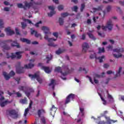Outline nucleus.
<instances>
[{
  "mask_svg": "<svg viewBox=\"0 0 124 124\" xmlns=\"http://www.w3.org/2000/svg\"><path fill=\"white\" fill-rule=\"evenodd\" d=\"M22 29H26V27H27V24L25 23V22H21Z\"/></svg>",
  "mask_w": 124,
  "mask_h": 124,
  "instance_id": "nucleus-41",
  "label": "nucleus"
},
{
  "mask_svg": "<svg viewBox=\"0 0 124 124\" xmlns=\"http://www.w3.org/2000/svg\"><path fill=\"white\" fill-rule=\"evenodd\" d=\"M90 59H97V57H96V54L93 53V54H91L90 56Z\"/></svg>",
  "mask_w": 124,
  "mask_h": 124,
  "instance_id": "nucleus-35",
  "label": "nucleus"
},
{
  "mask_svg": "<svg viewBox=\"0 0 124 124\" xmlns=\"http://www.w3.org/2000/svg\"><path fill=\"white\" fill-rule=\"evenodd\" d=\"M4 11L8 12V11H9V8H8V7H5L4 8Z\"/></svg>",
  "mask_w": 124,
  "mask_h": 124,
  "instance_id": "nucleus-64",
  "label": "nucleus"
},
{
  "mask_svg": "<svg viewBox=\"0 0 124 124\" xmlns=\"http://www.w3.org/2000/svg\"><path fill=\"white\" fill-rule=\"evenodd\" d=\"M42 30L44 31V33H45L44 39L46 40H47L48 42L49 43L47 44L48 46H50L51 47H57L58 45H55V44L53 43V41H56L57 40V39L49 38V36H48V34H51V32L49 31V28L46 26H43L42 27Z\"/></svg>",
  "mask_w": 124,
  "mask_h": 124,
  "instance_id": "nucleus-1",
  "label": "nucleus"
},
{
  "mask_svg": "<svg viewBox=\"0 0 124 124\" xmlns=\"http://www.w3.org/2000/svg\"><path fill=\"white\" fill-rule=\"evenodd\" d=\"M62 53V50L61 48H59L58 50L56 51V54L57 55H61Z\"/></svg>",
  "mask_w": 124,
  "mask_h": 124,
  "instance_id": "nucleus-38",
  "label": "nucleus"
},
{
  "mask_svg": "<svg viewBox=\"0 0 124 124\" xmlns=\"http://www.w3.org/2000/svg\"><path fill=\"white\" fill-rule=\"evenodd\" d=\"M5 31H6V32H8L9 33V35H12V34H14V33H15V32H14V31H11V30L10 29V28H6L5 29Z\"/></svg>",
  "mask_w": 124,
  "mask_h": 124,
  "instance_id": "nucleus-16",
  "label": "nucleus"
},
{
  "mask_svg": "<svg viewBox=\"0 0 124 124\" xmlns=\"http://www.w3.org/2000/svg\"><path fill=\"white\" fill-rule=\"evenodd\" d=\"M16 33L17 35H19L20 34V32L19 31V30H18V29L17 28H16Z\"/></svg>",
  "mask_w": 124,
  "mask_h": 124,
  "instance_id": "nucleus-54",
  "label": "nucleus"
},
{
  "mask_svg": "<svg viewBox=\"0 0 124 124\" xmlns=\"http://www.w3.org/2000/svg\"><path fill=\"white\" fill-rule=\"evenodd\" d=\"M3 75L5 79V80H7L9 79H10V76L9 75H7V73L5 72H3Z\"/></svg>",
  "mask_w": 124,
  "mask_h": 124,
  "instance_id": "nucleus-27",
  "label": "nucleus"
},
{
  "mask_svg": "<svg viewBox=\"0 0 124 124\" xmlns=\"http://www.w3.org/2000/svg\"><path fill=\"white\" fill-rule=\"evenodd\" d=\"M29 77H31V79H36L37 81L40 83H42V79L39 77V75L35 73L34 75L29 74Z\"/></svg>",
  "mask_w": 124,
  "mask_h": 124,
  "instance_id": "nucleus-7",
  "label": "nucleus"
},
{
  "mask_svg": "<svg viewBox=\"0 0 124 124\" xmlns=\"http://www.w3.org/2000/svg\"><path fill=\"white\" fill-rule=\"evenodd\" d=\"M23 53L22 51H18L15 53V54L14 53H12V55L11 56H8L7 58V59H9V58H11V59H15L16 58L17 60H20L22 59V54Z\"/></svg>",
  "mask_w": 124,
  "mask_h": 124,
  "instance_id": "nucleus-5",
  "label": "nucleus"
},
{
  "mask_svg": "<svg viewBox=\"0 0 124 124\" xmlns=\"http://www.w3.org/2000/svg\"><path fill=\"white\" fill-rule=\"evenodd\" d=\"M74 9L75 12H77V10H78V7H77V6H74Z\"/></svg>",
  "mask_w": 124,
  "mask_h": 124,
  "instance_id": "nucleus-58",
  "label": "nucleus"
},
{
  "mask_svg": "<svg viewBox=\"0 0 124 124\" xmlns=\"http://www.w3.org/2000/svg\"><path fill=\"white\" fill-rule=\"evenodd\" d=\"M24 6H25V8H31V6H32V4H33L32 2H28L27 1H25L24 2Z\"/></svg>",
  "mask_w": 124,
  "mask_h": 124,
  "instance_id": "nucleus-13",
  "label": "nucleus"
},
{
  "mask_svg": "<svg viewBox=\"0 0 124 124\" xmlns=\"http://www.w3.org/2000/svg\"><path fill=\"white\" fill-rule=\"evenodd\" d=\"M114 57L115 58H116V59H119V58H122V56H123L122 54H120L119 55H117V54H113Z\"/></svg>",
  "mask_w": 124,
  "mask_h": 124,
  "instance_id": "nucleus-40",
  "label": "nucleus"
},
{
  "mask_svg": "<svg viewBox=\"0 0 124 124\" xmlns=\"http://www.w3.org/2000/svg\"><path fill=\"white\" fill-rule=\"evenodd\" d=\"M65 70H66L67 72H65L64 73H63L62 72V73H61L62 75H63V76H66V75H67V74L69 73V69H68V67H66L65 68Z\"/></svg>",
  "mask_w": 124,
  "mask_h": 124,
  "instance_id": "nucleus-28",
  "label": "nucleus"
},
{
  "mask_svg": "<svg viewBox=\"0 0 124 124\" xmlns=\"http://www.w3.org/2000/svg\"><path fill=\"white\" fill-rule=\"evenodd\" d=\"M28 90L29 91V92H30L31 93H33V92H34V91L33 90V89L31 88H28Z\"/></svg>",
  "mask_w": 124,
  "mask_h": 124,
  "instance_id": "nucleus-56",
  "label": "nucleus"
},
{
  "mask_svg": "<svg viewBox=\"0 0 124 124\" xmlns=\"http://www.w3.org/2000/svg\"><path fill=\"white\" fill-rule=\"evenodd\" d=\"M15 94H16L17 97H22V94L19 92H16L15 93Z\"/></svg>",
  "mask_w": 124,
  "mask_h": 124,
  "instance_id": "nucleus-44",
  "label": "nucleus"
},
{
  "mask_svg": "<svg viewBox=\"0 0 124 124\" xmlns=\"http://www.w3.org/2000/svg\"><path fill=\"white\" fill-rule=\"evenodd\" d=\"M105 57L104 56H102L101 57H97L96 60H99V62H103V59H104Z\"/></svg>",
  "mask_w": 124,
  "mask_h": 124,
  "instance_id": "nucleus-32",
  "label": "nucleus"
},
{
  "mask_svg": "<svg viewBox=\"0 0 124 124\" xmlns=\"http://www.w3.org/2000/svg\"><path fill=\"white\" fill-rule=\"evenodd\" d=\"M122 67H119V69L118 71L116 73V77H114L115 79H116V78H117V77H119V76H121V74L120 73L122 71Z\"/></svg>",
  "mask_w": 124,
  "mask_h": 124,
  "instance_id": "nucleus-25",
  "label": "nucleus"
},
{
  "mask_svg": "<svg viewBox=\"0 0 124 124\" xmlns=\"http://www.w3.org/2000/svg\"><path fill=\"white\" fill-rule=\"evenodd\" d=\"M9 75L10 76H14V75H15V72H14V71H11V72H10L9 73Z\"/></svg>",
  "mask_w": 124,
  "mask_h": 124,
  "instance_id": "nucleus-46",
  "label": "nucleus"
},
{
  "mask_svg": "<svg viewBox=\"0 0 124 124\" xmlns=\"http://www.w3.org/2000/svg\"><path fill=\"white\" fill-rule=\"evenodd\" d=\"M6 62H2L0 64V65L3 66V65H6Z\"/></svg>",
  "mask_w": 124,
  "mask_h": 124,
  "instance_id": "nucleus-62",
  "label": "nucleus"
},
{
  "mask_svg": "<svg viewBox=\"0 0 124 124\" xmlns=\"http://www.w3.org/2000/svg\"><path fill=\"white\" fill-rule=\"evenodd\" d=\"M113 52H116V53H124V48L118 47L117 48H115L113 49Z\"/></svg>",
  "mask_w": 124,
  "mask_h": 124,
  "instance_id": "nucleus-15",
  "label": "nucleus"
},
{
  "mask_svg": "<svg viewBox=\"0 0 124 124\" xmlns=\"http://www.w3.org/2000/svg\"><path fill=\"white\" fill-rule=\"evenodd\" d=\"M101 28L102 30H103V31H106L107 29H108V31H112V29H113V24H112V20L111 19H109L108 21L107 25L105 26H102Z\"/></svg>",
  "mask_w": 124,
  "mask_h": 124,
  "instance_id": "nucleus-6",
  "label": "nucleus"
},
{
  "mask_svg": "<svg viewBox=\"0 0 124 124\" xmlns=\"http://www.w3.org/2000/svg\"><path fill=\"white\" fill-rule=\"evenodd\" d=\"M31 35H32V34L35 33V36L36 37H39V36H41V35L40 34L37 33V31H35L34 30H32V28H31Z\"/></svg>",
  "mask_w": 124,
  "mask_h": 124,
  "instance_id": "nucleus-17",
  "label": "nucleus"
},
{
  "mask_svg": "<svg viewBox=\"0 0 124 124\" xmlns=\"http://www.w3.org/2000/svg\"><path fill=\"white\" fill-rule=\"evenodd\" d=\"M24 88H25V87H24V86H19L18 89H19V91H24Z\"/></svg>",
  "mask_w": 124,
  "mask_h": 124,
  "instance_id": "nucleus-59",
  "label": "nucleus"
},
{
  "mask_svg": "<svg viewBox=\"0 0 124 124\" xmlns=\"http://www.w3.org/2000/svg\"><path fill=\"white\" fill-rule=\"evenodd\" d=\"M57 110H58V108L55 107V105H52V108L50 109L51 115L54 116L56 114Z\"/></svg>",
  "mask_w": 124,
  "mask_h": 124,
  "instance_id": "nucleus-11",
  "label": "nucleus"
},
{
  "mask_svg": "<svg viewBox=\"0 0 124 124\" xmlns=\"http://www.w3.org/2000/svg\"><path fill=\"white\" fill-rule=\"evenodd\" d=\"M42 69L44 70L45 72H46V73H47V74L51 73V71L50 70V67H49L42 66Z\"/></svg>",
  "mask_w": 124,
  "mask_h": 124,
  "instance_id": "nucleus-12",
  "label": "nucleus"
},
{
  "mask_svg": "<svg viewBox=\"0 0 124 124\" xmlns=\"http://www.w3.org/2000/svg\"><path fill=\"white\" fill-rule=\"evenodd\" d=\"M86 77H87L88 78H89L90 82L92 83V84H93V79H92V78H91L90 77H89V76H87Z\"/></svg>",
  "mask_w": 124,
  "mask_h": 124,
  "instance_id": "nucleus-49",
  "label": "nucleus"
},
{
  "mask_svg": "<svg viewBox=\"0 0 124 124\" xmlns=\"http://www.w3.org/2000/svg\"><path fill=\"white\" fill-rule=\"evenodd\" d=\"M98 95H99L102 101L103 102V104H104V105H106L107 104V101H106L103 97H102V95H101L100 93H98Z\"/></svg>",
  "mask_w": 124,
  "mask_h": 124,
  "instance_id": "nucleus-23",
  "label": "nucleus"
},
{
  "mask_svg": "<svg viewBox=\"0 0 124 124\" xmlns=\"http://www.w3.org/2000/svg\"><path fill=\"white\" fill-rule=\"evenodd\" d=\"M54 71L55 72H58V73H62V67L60 66L56 67Z\"/></svg>",
  "mask_w": 124,
  "mask_h": 124,
  "instance_id": "nucleus-21",
  "label": "nucleus"
},
{
  "mask_svg": "<svg viewBox=\"0 0 124 124\" xmlns=\"http://www.w3.org/2000/svg\"><path fill=\"white\" fill-rule=\"evenodd\" d=\"M53 35H54V36H55V37H56V38H58L59 35L58 34V32H53Z\"/></svg>",
  "mask_w": 124,
  "mask_h": 124,
  "instance_id": "nucleus-48",
  "label": "nucleus"
},
{
  "mask_svg": "<svg viewBox=\"0 0 124 124\" xmlns=\"http://www.w3.org/2000/svg\"><path fill=\"white\" fill-rule=\"evenodd\" d=\"M43 113L44 114H45V110L44 109H38L37 111L38 116L39 118L41 117V114Z\"/></svg>",
  "mask_w": 124,
  "mask_h": 124,
  "instance_id": "nucleus-22",
  "label": "nucleus"
},
{
  "mask_svg": "<svg viewBox=\"0 0 124 124\" xmlns=\"http://www.w3.org/2000/svg\"><path fill=\"white\" fill-rule=\"evenodd\" d=\"M85 3H82L81 5V7H80V12H83L84 9H85Z\"/></svg>",
  "mask_w": 124,
  "mask_h": 124,
  "instance_id": "nucleus-37",
  "label": "nucleus"
},
{
  "mask_svg": "<svg viewBox=\"0 0 124 124\" xmlns=\"http://www.w3.org/2000/svg\"><path fill=\"white\" fill-rule=\"evenodd\" d=\"M108 49V50H113V46L109 45L107 47Z\"/></svg>",
  "mask_w": 124,
  "mask_h": 124,
  "instance_id": "nucleus-53",
  "label": "nucleus"
},
{
  "mask_svg": "<svg viewBox=\"0 0 124 124\" xmlns=\"http://www.w3.org/2000/svg\"><path fill=\"white\" fill-rule=\"evenodd\" d=\"M46 60H47V61H46V63H49V62H50V60L53 59V55L50 54L49 55L46 56Z\"/></svg>",
  "mask_w": 124,
  "mask_h": 124,
  "instance_id": "nucleus-26",
  "label": "nucleus"
},
{
  "mask_svg": "<svg viewBox=\"0 0 124 124\" xmlns=\"http://www.w3.org/2000/svg\"><path fill=\"white\" fill-rule=\"evenodd\" d=\"M7 103H8V101L6 100L4 102H0V105L1 107H4L5 105H6V104H7Z\"/></svg>",
  "mask_w": 124,
  "mask_h": 124,
  "instance_id": "nucleus-30",
  "label": "nucleus"
},
{
  "mask_svg": "<svg viewBox=\"0 0 124 124\" xmlns=\"http://www.w3.org/2000/svg\"><path fill=\"white\" fill-rule=\"evenodd\" d=\"M31 106H32V101L31 100L29 104V109L31 108Z\"/></svg>",
  "mask_w": 124,
  "mask_h": 124,
  "instance_id": "nucleus-57",
  "label": "nucleus"
},
{
  "mask_svg": "<svg viewBox=\"0 0 124 124\" xmlns=\"http://www.w3.org/2000/svg\"><path fill=\"white\" fill-rule=\"evenodd\" d=\"M3 28V20L0 19V29Z\"/></svg>",
  "mask_w": 124,
  "mask_h": 124,
  "instance_id": "nucleus-42",
  "label": "nucleus"
},
{
  "mask_svg": "<svg viewBox=\"0 0 124 124\" xmlns=\"http://www.w3.org/2000/svg\"><path fill=\"white\" fill-rule=\"evenodd\" d=\"M25 94H26V96L28 97H30V95H31V93L28 91H25Z\"/></svg>",
  "mask_w": 124,
  "mask_h": 124,
  "instance_id": "nucleus-52",
  "label": "nucleus"
},
{
  "mask_svg": "<svg viewBox=\"0 0 124 124\" xmlns=\"http://www.w3.org/2000/svg\"><path fill=\"white\" fill-rule=\"evenodd\" d=\"M69 15L68 13H63L61 14V16L63 17V18H65V17H67Z\"/></svg>",
  "mask_w": 124,
  "mask_h": 124,
  "instance_id": "nucleus-34",
  "label": "nucleus"
},
{
  "mask_svg": "<svg viewBox=\"0 0 124 124\" xmlns=\"http://www.w3.org/2000/svg\"><path fill=\"white\" fill-rule=\"evenodd\" d=\"M7 114L12 119H18L19 118V113L15 109H11L7 111Z\"/></svg>",
  "mask_w": 124,
  "mask_h": 124,
  "instance_id": "nucleus-3",
  "label": "nucleus"
},
{
  "mask_svg": "<svg viewBox=\"0 0 124 124\" xmlns=\"http://www.w3.org/2000/svg\"><path fill=\"white\" fill-rule=\"evenodd\" d=\"M63 8H64V7H63V5H59L58 6V9L59 11H61V10H63Z\"/></svg>",
  "mask_w": 124,
  "mask_h": 124,
  "instance_id": "nucleus-39",
  "label": "nucleus"
},
{
  "mask_svg": "<svg viewBox=\"0 0 124 124\" xmlns=\"http://www.w3.org/2000/svg\"><path fill=\"white\" fill-rule=\"evenodd\" d=\"M59 22V24H60V26H62V25H63L64 21H63V19L62 18L60 17Z\"/></svg>",
  "mask_w": 124,
  "mask_h": 124,
  "instance_id": "nucleus-33",
  "label": "nucleus"
},
{
  "mask_svg": "<svg viewBox=\"0 0 124 124\" xmlns=\"http://www.w3.org/2000/svg\"><path fill=\"white\" fill-rule=\"evenodd\" d=\"M54 83H55V80L51 79V82L48 84V86H52V85H54Z\"/></svg>",
  "mask_w": 124,
  "mask_h": 124,
  "instance_id": "nucleus-47",
  "label": "nucleus"
},
{
  "mask_svg": "<svg viewBox=\"0 0 124 124\" xmlns=\"http://www.w3.org/2000/svg\"><path fill=\"white\" fill-rule=\"evenodd\" d=\"M93 13H95L96 11H99L100 10H102V6H99L98 8H93Z\"/></svg>",
  "mask_w": 124,
  "mask_h": 124,
  "instance_id": "nucleus-20",
  "label": "nucleus"
},
{
  "mask_svg": "<svg viewBox=\"0 0 124 124\" xmlns=\"http://www.w3.org/2000/svg\"><path fill=\"white\" fill-rule=\"evenodd\" d=\"M98 34L99 36H101V37H105V34L104 33L102 34L101 33L98 32Z\"/></svg>",
  "mask_w": 124,
  "mask_h": 124,
  "instance_id": "nucleus-45",
  "label": "nucleus"
},
{
  "mask_svg": "<svg viewBox=\"0 0 124 124\" xmlns=\"http://www.w3.org/2000/svg\"><path fill=\"white\" fill-rule=\"evenodd\" d=\"M17 7H18V8H23L24 10H27V8H26V7L23 6V4L22 3H18Z\"/></svg>",
  "mask_w": 124,
  "mask_h": 124,
  "instance_id": "nucleus-31",
  "label": "nucleus"
},
{
  "mask_svg": "<svg viewBox=\"0 0 124 124\" xmlns=\"http://www.w3.org/2000/svg\"><path fill=\"white\" fill-rule=\"evenodd\" d=\"M89 44L87 43H84L82 45V52L83 53H86L89 48Z\"/></svg>",
  "mask_w": 124,
  "mask_h": 124,
  "instance_id": "nucleus-10",
  "label": "nucleus"
},
{
  "mask_svg": "<svg viewBox=\"0 0 124 124\" xmlns=\"http://www.w3.org/2000/svg\"><path fill=\"white\" fill-rule=\"evenodd\" d=\"M7 42H12V40H7L4 41H2L0 43V45L3 48V50H10L11 47L8 46L6 43Z\"/></svg>",
  "mask_w": 124,
  "mask_h": 124,
  "instance_id": "nucleus-4",
  "label": "nucleus"
},
{
  "mask_svg": "<svg viewBox=\"0 0 124 124\" xmlns=\"http://www.w3.org/2000/svg\"><path fill=\"white\" fill-rule=\"evenodd\" d=\"M107 10L108 12H109V11H110V10H111V7H110V6H108L107 7Z\"/></svg>",
  "mask_w": 124,
  "mask_h": 124,
  "instance_id": "nucleus-60",
  "label": "nucleus"
},
{
  "mask_svg": "<svg viewBox=\"0 0 124 124\" xmlns=\"http://www.w3.org/2000/svg\"><path fill=\"white\" fill-rule=\"evenodd\" d=\"M48 9L49 10H51L50 13H48L47 14L48 17H52L53 15H55V14H56V11H54L55 8H54L53 6H48Z\"/></svg>",
  "mask_w": 124,
  "mask_h": 124,
  "instance_id": "nucleus-9",
  "label": "nucleus"
},
{
  "mask_svg": "<svg viewBox=\"0 0 124 124\" xmlns=\"http://www.w3.org/2000/svg\"><path fill=\"white\" fill-rule=\"evenodd\" d=\"M4 4H5V5H9V2H7V1H4Z\"/></svg>",
  "mask_w": 124,
  "mask_h": 124,
  "instance_id": "nucleus-63",
  "label": "nucleus"
},
{
  "mask_svg": "<svg viewBox=\"0 0 124 124\" xmlns=\"http://www.w3.org/2000/svg\"><path fill=\"white\" fill-rule=\"evenodd\" d=\"M12 47H17V48H20V45H18L16 41H14L13 43L11 44Z\"/></svg>",
  "mask_w": 124,
  "mask_h": 124,
  "instance_id": "nucleus-24",
  "label": "nucleus"
},
{
  "mask_svg": "<svg viewBox=\"0 0 124 124\" xmlns=\"http://www.w3.org/2000/svg\"><path fill=\"white\" fill-rule=\"evenodd\" d=\"M33 66H34V64L30 63L28 64L25 65L24 67H21V62H17L16 65V73H17V74H21L22 73H24L25 72L24 68L29 69L30 68H32Z\"/></svg>",
  "mask_w": 124,
  "mask_h": 124,
  "instance_id": "nucleus-2",
  "label": "nucleus"
},
{
  "mask_svg": "<svg viewBox=\"0 0 124 124\" xmlns=\"http://www.w3.org/2000/svg\"><path fill=\"white\" fill-rule=\"evenodd\" d=\"M28 103V100H27V97H24V99H20L19 100V103L21 104H27Z\"/></svg>",
  "mask_w": 124,
  "mask_h": 124,
  "instance_id": "nucleus-19",
  "label": "nucleus"
},
{
  "mask_svg": "<svg viewBox=\"0 0 124 124\" xmlns=\"http://www.w3.org/2000/svg\"><path fill=\"white\" fill-rule=\"evenodd\" d=\"M15 80L17 82V84H20V81L21 80V78H17L15 79Z\"/></svg>",
  "mask_w": 124,
  "mask_h": 124,
  "instance_id": "nucleus-51",
  "label": "nucleus"
},
{
  "mask_svg": "<svg viewBox=\"0 0 124 124\" xmlns=\"http://www.w3.org/2000/svg\"><path fill=\"white\" fill-rule=\"evenodd\" d=\"M79 110L81 114H82V115H84V108H79Z\"/></svg>",
  "mask_w": 124,
  "mask_h": 124,
  "instance_id": "nucleus-50",
  "label": "nucleus"
},
{
  "mask_svg": "<svg viewBox=\"0 0 124 124\" xmlns=\"http://www.w3.org/2000/svg\"><path fill=\"white\" fill-rule=\"evenodd\" d=\"M39 24H42V21H40L37 22L35 24V26L36 27V28H38L39 27Z\"/></svg>",
  "mask_w": 124,
  "mask_h": 124,
  "instance_id": "nucleus-43",
  "label": "nucleus"
},
{
  "mask_svg": "<svg viewBox=\"0 0 124 124\" xmlns=\"http://www.w3.org/2000/svg\"><path fill=\"white\" fill-rule=\"evenodd\" d=\"M74 97H75V95L74 94L71 93L69 94L67 97L66 98V100L65 101V104H68L69 102H70V100H74Z\"/></svg>",
  "mask_w": 124,
  "mask_h": 124,
  "instance_id": "nucleus-8",
  "label": "nucleus"
},
{
  "mask_svg": "<svg viewBox=\"0 0 124 124\" xmlns=\"http://www.w3.org/2000/svg\"><path fill=\"white\" fill-rule=\"evenodd\" d=\"M88 35L89 36V38L92 39L93 40H95L96 38H95L94 36L92 33H87Z\"/></svg>",
  "mask_w": 124,
  "mask_h": 124,
  "instance_id": "nucleus-29",
  "label": "nucleus"
},
{
  "mask_svg": "<svg viewBox=\"0 0 124 124\" xmlns=\"http://www.w3.org/2000/svg\"><path fill=\"white\" fill-rule=\"evenodd\" d=\"M108 67H109V64H104V68H108Z\"/></svg>",
  "mask_w": 124,
  "mask_h": 124,
  "instance_id": "nucleus-61",
  "label": "nucleus"
},
{
  "mask_svg": "<svg viewBox=\"0 0 124 124\" xmlns=\"http://www.w3.org/2000/svg\"><path fill=\"white\" fill-rule=\"evenodd\" d=\"M20 41L24 43H27V44H31V40L26 39V38H20Z\"/></svg>",
  "mask_w": 124,
  "mask_h": 124,
  "instance_id": "nucleus-18",
  "label": "nucleus"
},
{
  "mask_svg": "<svg viewBox=\"0 0 124 124\" xmlns=\"http://www.w3.org/2000/svg\"><path fill=\"white\" fill-rule=\"evenodd\" d=\"M98 50H99V54H101V53H104V52H105V50L104 49V47H102V48L99 47L98 48Z\"/></svg>",
  "mask_w": 124,
  "mask_h": 124,
  "instance_id": "nucleus-36",
  "label": "nucleus"
},
{
  "mask_svg": "<svg viewBox=\"0 0 124 124\" xmlns=\"http://www.w3.org/2000/svg\"><path fill=\"white\" fill-rule=\"evenodd\" d=\"M108 98L109 99H113V97L110 94V93H108Z\"/></svg>",
  "mask_w": 124,
  "mask_h": 124,
  "instance_id": "nucleus-55",
  "label": "nucleus"
},
{
  "mask_svg": "<svg viewBox=\"0 0 124 124\" xmlns=\"http://www.w3.org/2000/svg\"><path fill=\"white\" fill-rule=\"evenodd\" d=\"M106 119L107 120V123L108 124H114L116 123V121L112 120L110 119L109 117H105Z\"/></svg>",
  "mask_w": 124,
  "mask_h": 124,
  "instance_id": "nucleus-14",
  "label": "nucleus"
}]
</instances>
